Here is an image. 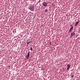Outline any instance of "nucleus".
<instances>
[{
  "instance_id": "nucleus-1",
  "label": "nucleus",
  "mask_w": 80,
  "mask_h": 80,
  "mask_svg": "<svg viewBox=\"0 0 80 80\" xmlns=\"http://www.w3.org/2000/svg\"><path fill=\"white\" fill-rule=\"evenodd\" d=\"M28 9H29V10H30L31 11H32V12L34 11V10L35 9L34 5L33 4L31 6H29V7Z\"/></svg>"
},
{
  "instance_id": "nucleus-2",
  "label": "nucleus",
  "mask_w": 80,
  "mask_h": 80,
  "mask_svg": "<svg viewBox=\"0 0 80 80\" xmlns=\"http://www.w3.org/2000/svg\"><path fill=\"white\" fill-rule=\"evenodd\" d=\"M48 4V3L46 2H43L42 3V5L43 6H44V7H47V5Z\"/></svg>"
},
{
  "instance_id": "nucleus-3",
  "label": "nucleus",
  "mask_w": 80,
  "mask_h": 80,
  "mask_svg": "<svg viewBox=\"0 0 80 80\" xmlns=\"http://www.w3.org/2000/svg\"><path fill=\"white\" fill-rule=\"evenodd\" d=\"M75 32H72L71 33V37H73V36H75Z\"/></svg>"
},
{
  "instance_id": "nucleus-4",
  "label": "nucleus",
  "mask_w": 80,
  "mask_h": 80,
  "mask_svg": "<svg viewBox=\"0 0 80 80\" xmlns=\"http://www.w3.org/2000/svg\"><path fill=\"white\" fill-rule=\"evenodd\" d=\"M29 57H30V53H29V52H28V55L25 56V57H26V59H28Z\"/></svg>"
},
{
  "instance_id": "nucleus-5",
  "label": "nucleus",
  "mask_w": 80,
  "mask_h": 80,
  "mask_svg": "<svg viewBox=\"0 0 80 80\" xmlns=\"http://www.w3.org/2000/svg\"><path fill=\"white\" fill-rule=\"evenodd\" d=\"M73 27H72L69 30V32H72V31L73 30Z\"/></svg>"
},
{
  "instance_id": "nucleus-6",
  "label": "nucleus",
  "mask_w": 80,
  "mask_h": 80,
  "mask_svg": "<svg viewBox=\"0 0 80 80\" xmlns=\"http://www.w3.org/2000/svg\"><path fill=\"white\" fill-rule=\"evenodd\" d=\"M70 68V65H69V64H68L67 65V70H68V69H69V68Z\"/></svg>"
},
{
  "instance_id": "nucleus-7",
  "label": "nucleus",
  "mask_w": 80,
  "mask_h": 80,
  "mask_svg": "<svg viewBox=\"0 0 80 80\" xmlns=\"http://www.w3.org/2000/svg\"><path fill=\"white\" fill-rule=\"evenodd\" d=\"M79 23V21H78L76 22V23L75 24V26L76 27V26H77L78 25V23Z\"/></svg>"
},
{
  "instance_id": "nucleus-8",
  "label": "nucleus",
  "mask_w": 80,
  "mask_h": 80,
  "mask_svg": "<svg viewBox=\"0 0 80 80\" xmlns=\"http://www.w3.org/2000/svg\"><path fill=\"white\" fill-rule=\"evenodd\" d=\"M32 41H30V42H27V45H28V44H29V43H32Z\"/></svg>"
},
{
  "instance_id": "nucleus-9",
  "label": "nucleus",
  "mask_w": 80,
  "mask_h": 80,
  "mask_svg": "<svg viewBox=\"0 0 80 80\" xmlns=\"http://www.w3.org/2000/svg\"><path fill=\"white\" fill-rule=\"evenodd\" d=\"M30 50H31V51H33L32 50V47L30 48Z\"/></svg>"
},
{
  "instance_id": "nucleus-10",
  "label": "nucleus",
  "mask_w": 80,
  "mask_h": 80,
  "mask_svg": "<svg viewBox=\"0 0 80 80\" xmlns=\"http://www.w3.org/2000/svg\"><path fill=\"white\" fill-rule=\"evenodd\" d=\"M48 12V10L46 9L45 11V12Z\"/></svg>"
},
{
  "instance_id": "nucleus-11",
  "label": "nucleus",
  "mask_w": 80,
  "mask_h": 80,
  "mask_svg": "<svg viewBox=\"0 0 80 80\" xmlns=\"http://www.w3.org/2000/svg\"><path fill=\"white\" fill-rule=\"evenodd\" d=\"M71 77H74V75H72L71 76Z\"/></svg>"
},
{
  "instance_id": "nucleus-12",
  "label": "nucleus",
  "mask_w": 80,
  "mask_h": 80,
  "mask_svg": "<svg viewBox=\"0 0 80 80\" xmlns=\"http://www.w3.org/2000/svg\"><path fill=\"white\" fill-rule=\"evenodd\" d=\"M27 41V42H29V41H28V40Z\"/></svg>"
},
{
  "instance_id": "nucleus-13",
  "label": "nucleus",
  "mask_w": 80,
  "mask_h": 80,
  "mask_svg": "<svg viewBox=\"0 0 80 80\" xmlns=\"http://www.w3.org/2000/svg\"><path fill=\"white\" fill-rule=\"evenodd\" d=\"M28 40H30V39H28Z\"/></svg>"
},
{
  "instance_id": "nucleus-14",
  "label": "nucleus",
  "mask_w": 80,
  "mask_h": 80,
  "mask_svg": "<svg viewBox=\"0 0 80 80\" xmlns=\"http://www.w3.org/2000/svg\"><path fill=\"white\" fill-rule=\"evenodd\" d=\"M76 38H77V36H76Z\"/></svg>"
},
{
  "instance_id": "nucleus-15",
  "label": "nucleus",
  "mask_w": 80,
  "mask_h": 80,
  "mask_svg": "<svg viewBox=\"0 0 80 80\" xmlns=\"http://www.w3.org/2000/svg\"><path fill=\"white\" fill-rule=\"evenodd\" d=\"M29 42H30V41H29Z\"/></svg>"
}]
</instances>
